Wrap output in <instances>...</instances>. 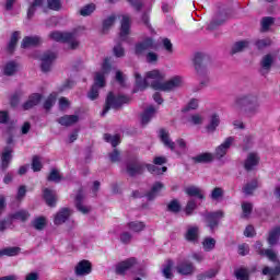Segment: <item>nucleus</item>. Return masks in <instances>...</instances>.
Returning <instances> with one entry per match:
<instances>
[{
    "mask_svg": "<svg viewBox=\"0 0 280 280\" xmlns=\"http://www.w3.org/2000/svg\"><path fill=\"white\" fill-rule=\"evenodd\" d=\"M36 45H40V37L38 36H26L23 38L21 48L27 49L30 47H36Z\"/></svg>",
    "mask_w": 280,
    "mask_h": 280,
    "instance_id": "c85d7f7f",
    "label": "nucleus"
},
{
    "mask_svg": "<svg viewBox=\"0 0 280 280\" xmlns=\"http://www.w3.org/2000/svg\"><path fill=\"white\" fill-rule=\"evenodd\" d=\"M130 98H128L127 96H124V95L115 96L113 92H109L105 101V107L101 114L102 117H105L106 113H108L110 108H114L115 110H117L120 106H124V104H128Z\"/></svg>",
    "mask_w": 280,
    "mask_h": 280,
    "instance_id": "39448f33",
    "label": "nucleus"
},
{
    "mask_svg": "<svg viewBox=\"0 0 280 280\" xmlns=\"http://www.w3.org/2000/svg\"><path fill=\"white\" fill-rule=\"evenodd\" d=\"M233 141H235V138L228 137L219 147L215 148L213 156L218 161L220 159H224L226 156V152H229L231 145H233Z\"/></svg>",
    "mask_w": 280,
    "mask_h": 280,
    "instance_id": "9d476101",
    "label": "nucleus"
},
{
    "mask_svg": "<svg viewBox=\"0 0 280 280\" xmlns=\"http://www.w3.org/2000/svg\"><path fill=\"white\" fill-rule=\"evenodd\" d=\"M31 225L35 231H43L45 226H47V218L45 217H37L32 222Z\"/></svg>",
    "mask_w": 280,
    "mask_h": 280,
    "instance_id": "f704fd0d",
    "label": "nucleus"
},
{
    "mask_svg": "<svg viewBox=\"0 0 280 280\" xmlns=\"http://www.w3.org/2000/svg\"><path fill=\"white\" fill-rule=\"evenodd\" d=\"M92 270L91 261L81 260L74 268V275H77V277H86V275H91Z\"/></svg>",
    "mask_w": 280,
    "mask_h": 280,
    "instance_id": "dca6fc26",
    "label": "nucleus"
},
{
    "mask_svg": "<svg viewBox=\"0 0 280 280\" xmlns=\"http://www.w3.org/2000/svg\"><path fill=\"white\" fill-rule=\"evenodd\" d=\"M163 189H165V185H163V183L156 182L155 184H153V186L151 187V190L147 192L148 200L150 201L154 200L159 196V194L163 191Z\"/></svg>",
    "mask_w": 280,
    "mask_h": 280,
    "instance_id": "cd10ccee",
    "label": "nucleus"
},
{
    "mask_svg": "<svg viewBox=\"0 0 280 280\" xmlns=\"http://www.w3.org/2000/svg\"><path fill=\"white\" fill-rule=\"evenodd\" d=\"M232 108L237 115L253 118L259 115L261 110V98H259V94L255 92L242 94L234 100Z\"/></svg>",
    "mask_w": 280,
    "mask_h": 280,
    "instance_id": "f257e3e1",
    "label": "nucleus"
},
{
    "mask_svg": "<svg viewBox=\"0 0 280 280\" xmlns=\"http://www.w3.org/2000/svg\"><path fill=\"white\" fill-rule=\"evenodd\" d=\"M49 10H55V12H58L60 8H62V3L60 0H47Z\"/></svg>",
    "mask_w": 280,
    "mask_h": 280,
    "instance_id": "338daca9",
    "label": "nucleus"
},
{
    "mask_svg": "<svg viewBox=\"0 0 280 280\" xmlns=\"http://www.w3.org/2000/svg\"><path fill=\"white\" fill-rule=\"evenodd\" d=\"M211 62V59L209 58V55L202 54V52H197L194 58V63H195V69L196 72L200 78H206V81H201V84H207L209 82V69L207 67Z\"/></svg>",
    "mask_w": 280,
    "mask_h": 280,
    "instance_id": "20e7f679",
    "label": "nucleus"
},
{
    "mask_svg": "<svg viewBox=\"0 0 280 280\" xmlns=\"http://www.w3.org/2000/svg\"><path fill=\"white\" fill-rule=\"evenodd\" d=\"M14 220H21V222H26L30 219V212L25 210L18 211L13 214Z\"/></svg>",
    "mask_w": 280,
    "mask_h": 280,
    "instance_id": "680f3d73",
    "label": "nucleus"
},
{
    "mask_svg": "<svg viewBox=\"0 0 280 280\" xmlns=\"http://www.w3.org/2000/svg\"><path fill=\"white\" fill-rule=\"evenodd\" d=\"M249 45L250 43L248 40H240L234 43L231 49L232 56L248 49Z\"/></svg>",
    "mask_w": 280,
    "mask_h": 280,
    "instance_id": "2f4dec72",
    "label": "nucleus"
},
{
    "mask_svg": "<svg viewBox=\"0 0 280 280\" xmlns=\"http://www.w3.org/2000/svg\"><path fill=\"white\" fill-rule=\"evenodd\" d=\"M127 228L129 231H132V233H141L145 229V223L141 221H131L127 223Z\"/></svg>",
    "mask_w": 280,
    "mask_h": 280,
    "instance_id": "4c0bfd02",
    "label": "nucleus"
},
{
    "mask_svg": "<svg viewBox=\"0 0 280 280\" xmlns=\"http://www.w3.org/2000/svg\"><path fill=\"white\" fill-rule=\"evenodd\" d=\"M47 180L51 183H60V180H62V176H60V172L58 170L52 168L47 177Z\"/></svg>",
    "mask_w": 280,
    "mask_h": 280,
    "instance_id": "6e6d98bb",
    "label": "nucleus"
},
{
    "mask_svg": "<svg viewBox=\"0 0 280 280\" xmlns=\"http://www.w3.org/2000/svg\"><path fill=\"white\" fill-rule=\"evenodd\" d=\"M82 200H84V192L82 190H79V192L75 196V207L80 213H83V215H86L91 213V207L83 205Z\"/></svg>",
    "mask_w": 280,
    "mask_h": 280,
    "instance_id": "412c9836",
    "label": "nucleus"
},
{
    "mask_svg": "<svg viewBox=\"0 0 280 280\" xmlns=\"http://www.w3.org/2000/svg\"><path fill=\"white\" fill-rule=\"evenodd\" d=\"M43 3H44L43 0H33L32 2H30V7L27 10V19H33L34 14H36V10L43 7Z\"/></svg>",
    "mask_w": 280,
    "mask_h": 280,
    "instance_id": "e433bc0d",
    "label": "nucleus"
},
{
    "mask_svg": "<svg viewBox=\"0 0 280 280\" xmlns=\"http://www.w3.org/2000/svg\"><path fill=\"white\" fill-rule=\"evenodd\" d=\"M156 45L152 38H147L142 43L136 45V55L141 56L143 51H148V49H155Z\"/></svg>",
    "mask_w": 280,
    "mask_h": 280,
    "instance_id": "5701e85b",
    "label": "nucleus"
},
{
    "mask_svg": "<svg viewBox=\"0 0 280 280\" xmlns=\"http://www.w3.org/2000/svg\"><path fill=\"white\" fill-rule=\"evenodd\" d=\"M260 25H261L262 32H268V30H270V27H272V25H275V18H272V16L262 18Z\"/></svg>",
    "mask_w": 280,
    "mask_h": 280,
    "instance_id": "a18cd8bd",
    "label": "nucleus"
},
{
    "mask_svg": "<svg viewBox=\"0 0 280 280\" xmlns=\"http://www.w3.org/2000/svg\"><path fill=\"white\" fill-rule=\"evenodd\" d=\"M257 49H266V47H270L272 45L271 38L257 39L255 43Z\"/></svg>",
    "mask_w": 280,
    "mask_h": 280,
    "instance_id": "bf43d9fd",
    "label": "nucleus"
},
{
    "mask_svg": "<svg viewBox=\"0 0 280 280\" xmlns=\"http://www.w3.org/2000/svg\"><path fill=\"white\" fill-rule=\"evenodd\" d=\"M104 139L107 143H110L113 148H117V144L120 143L119 135L110 136L109 133H105Z\"/></svg>",
    "mask_w": 280,
    "mask_h": 280,
    "instance_id": "864d4df0",
    "label": "nucleus"
},
{
    "mask_svg": "<svg viewBox=\"0 0 280 280\" xmlns=\"http://www.w3.org/2000/svg\"><path fill=\"white\" fill-rule=\"evenodd\" d=\"M257 189V180H252L243 187V192L245 196H252L253 191Z\"/></svg>",
    "mask_w": 280,
    "mask_h": 280,
    "instance_id": "603ef678",
    "label": "nucleus"
},
{
    "mask_svg": "<svg viewBox=\"0 0 280 280\" xmlns=\"http://www.w3.org/2000/svg\"><path fill=\"white\" fill-rule=\"evenodd\" d=\"M218 275V270L215 269H210L203 273H200L197 276V280H207V279H213Z\"/></svg>",
    "mask_w": 280,
    "mask_h": 280,
    "instance_id": "13d9d810",
    "label": "nucleus"
},
{
    "mask_svg": "<svg viewBox=\"0 0 280 280\" xmlns=\"http://www.w3.org/2000/svg\"><path fill=\"white\" fill-rule=\"evenodd\" d=\"M183 86V77L176 75L164 83L153 84L154 91H175Z\"/></svg>",
    "mask_w": 280,
    "mask_h": 280,
    "instance_id": "0eeeda50",
    "label": "nucleus"
},
{
    "mask_svg": "<svg viewBox=\"0 0 280 280\" xmlns=\"http://www.w3.org/2000/svg\"><path fill=\"white\" fill-rule=\"evenodd\" d=\"M266 257H268L269 261H272L276 264L275 268L265 267L262 269V275H269V277H279L280 275V260L277 256V253H275L272 249H265L264 254Z\"/></svg>",
    "mask_w": 280,
    "mask_h": 280,
    "instance_id": "423d86ee",
    "label": "nucleus"
},
{
    "mask_svg": "<svg viewBox=\"0 0 280 280\" xmlns=\"http://www.w3.org/2000/svg\"><path fill=\"white\" fill-rule=\"evenodd\" d=\"M279 237H280V228L277 226L269 232L268 242H269L270 246H275V244H277V242H279Z\"/></svg>",
    "mask_w": 280,
    "mask_h": 280,
    "instance_id": "37998d69",
    "label": "nucleus"
},
{
    "mask_svg": "<svg viewBox=\"0 0 280 280\" xmlns=\"http://www.w3.org/2000/svg\"><path fill=\"white\" fill-rule=\"evenodd\" d=\"M156 109L154 108V106H149L142 114L141 125L148 126L150 121H152V118L154 117Z\"/></svg>",
    "mask_w": 280,
    "mask_h": 280,
    "instance_id": "c756f323",
    "label": "nucleus"
},
{
    "mask_svg": "<svg viewBox=\"0 0 280 280\" xmlns=\"http://www.w3.org/2000/svg\"><path fill=\"white\" fill-rule=\"evenodd\" d=\"M44 199L48 207H56V191L48 188L44 189Z\"/></svg>",
    "mask_w": 280,
    "mask_h": 280,
    "instance_id": "473e14b6",
    "label": "nucleus"
},
{
    "mask_svg": "<svg viewBox=\"0 0 280 280\" xmlns=\"http://www.w3.org/2000/svg\"><path fill=\"white\" fill-rule=\"evenodd\" d=\"M20 38H21V33L19 31L13 32V34L11 35L9 45H8V49L10 51V54H12V51H14V49H16V43H19Z\"/></svg>",
    "mask_w": 280,
    "mask_h": 280,
    "instance_id": "a19ab883",
    "label": "nucleus"
},
{
    "mask_svg": "<svg viewBox=\"0 0 280 280\" xmlns=\"http://www.w3.org/2000/svg\"><path fill=\"white\" fill-rule=\"evenodd\" d=\"M147 82L151 89H154V84H163V80H165V73L160 70H152L147 72L145 74Z\"/></svg>",
    "mask_w": 280,
    "mask_h": 280,
    "instance_id": "f8f14e48",
    "label": "nucleus"
},
{
    "mask_svg": "<svg viewBox=\"0 0 280 280\" xmlns=\"http://www.w3.org/2000/svg\"><path fill=\"white\" fill-rule=\"evenodd\" d=\"M185 194L190 197L199 198V200H205V195L202 190L196 186H189L185 189Z\"/></svg>",
    "mask_w": 280,
    "mask_h": 280,
    "instance_id": "72a5a7b5",
    "label": "nucleus"
},
{
    "mask_svg": "<svg viewBox=\"0 0 280 280\" xmlns=\"http://www.w3.org/2000/svg\"><path fill=\"white\" fill-rule=\"evenodd\" d=\"M275 62V56H272L271 54L265 55L261 59L260 62V73L262 75H268V73H270V69H272V63Z\"/></svg>",
    "mask_w": 280,
    "mask_h": 280,
    "instance_id": "6ab92c4d",
    "label": "nucleus"
},
{
    "mask_svg": "<svg viewBox=\"0 0 280 280\" xmlns=\"http://www.w3.org/2000/svg\"><path fill=\"white\" fill-rule=\"evenodd\" d=\"M205 218V222L207 223V226L211 230L214 231L220 224L221 218H224V212L222 210L215 211V212H205L202 213Z\"/></svg>",
    "mask_w": 280,
    "mask_h": 280,
    "instance_id": "6e6552de",
    "label": "nucleus"
},
{
    "mask_svg": "<svg viewBox=\"0 0 280 280\" xmlns=\"http://www.w3.org/2000/svg\"><path fill=\"white\" fill-rule=\"evenodd\" d=\"M129 34H130V16L122 15V19L120 22V33H119L120 40H126Z\"/></svg>",
    "mask_w": 280,
    "mask_h": 280,
    "instance_id": "aec40b11",
    "label": "nucleus"
},
{
    "mask_svg": "<svg viewBox=\"0 0 280 280\" xmlns=\"http://www.w3.org/2000/svg\"><path fill=\"white\" fill-rule=\"evenodd\" d=\"M145 167L148 168V172H150L151 174H154L155 176H159L161 174H165V172H167L166 166L158 167L154 164H145Z\"/></svg>",
    "mask_w": 280,
    "mask_h": 280,
    "instance_id": "c03bdc74",
    "label": "nucleus"
},
{
    "mask_svg": "<svg viewBox=\"0 0 280 280\" xmlns=\"http://www.w3.org/2000/svg\"><path fill=\"white\" fill-rule=\"evenodd\" d=\"M116 19L117 18H115V15H110L106 20H104V22H103V34H106L110 30V26L115 25Z\"/></svg>",
    "mask_w": 280,
    "mask_h": 280,
    "instance_id": "5fc2aeb1",
    "label": "nucleus"
},
{
    "mask_svg": "<svg viewBox=\"0 0 280 280\" xmlns=\"http://www.w3.org/2000/svg\"><path fill=\"white\" fill-rule=\"evenodd\" d=\"M135 78H136V85L138 86V89H141V91L148 89L149 83H148V79L147 77L143 79L141 77V73L139 72H135Z\"/></svg>",
    "mask_w": 280,
    "mask_h": 280,
    "instance_id": "79ce46f5",
    "label": "nucleus"
},
{
    "mask_svg": "<svg viewBox=\"0 0 280 280\" xmlns=\"http://www.w3.org/2000/svg\"><path fill=\"white\" fill-rule=\"evenodd\" d=\"M172 268H174V261L166 260L162 268V273L165 279H174V273L172 272Z\"/></svg>",
    "mask_w": 280,
    "mask_h": 280,
    "instance_id": "c9c22d12",
    "label": "nucleus"
},
{
    "mask_svg": "<svg viewBox=\"0 0 280 280\" xmlns=\"http://www.w3.org/2000/svg\"><path fill=\"white\" fill-rule=\"evenodd\" d=\"M224 190L221 187H215L210 195V198L212 200H220V198H223Z\"/></svg>",
    "mask_w": 280,
    "mask_h": 280,
    "instance_id": "e2e57ef3",
    "label": "nucleus"
},
{
    "mask_svg": "<svg viewBox=\"0 0 280 280\" xmlns=\"http://www.w3.org/2000/svg\"><path fill=\"white\" fill-rule=\"evenodd\" d=\"M258 165H259V154L255 152L248 153L244 163V168L246 170V172H253V170H255V167H257Z\"/></svg>",
    "mask_w": 280,
    "mask_h": 280,
    "instance_id": "a211bd4d",
    "label": "nucleus"
},
{
    "mask_svg": "<svg viewBox=\"0 0 280 280\" xmlns=\"http://www.w3.org/2000/svg\"><path fill=\"white\" fill-rule=\"evenodd\" d=\"M95 3L85 4L80 9L79 14L81 16H91L95 12Z\"/></svg>",
    "mask_w": 280,
    "mask_h": 280,
    "instance_id": "de8ad7c7",
    "label": "nucleus"
},
{
    "mask_svg": "<svg viewBox=\"0 0 280 280\" xmlns=\"http://www.w3.org/2000/svg\"><path fill=\"white\" fill-rule=\"evenodd\" d=\"M159 137H160L163 145H165V148H168L173 152H174V150H176V143L174 141H172V139L170 138V131H167L165 129H161Z\"/></svg>",
    "mask_w": 280,
    "mask_h": 280,
    "instance_id": "393cba45",
    "label": "nucleus"
},
{
    "mask_svg": "<svg viewBox=\"0 0 280 280\" xmlns=\"http://www.w3.org/2000/svg\"><path fill=\"white\" fill-rule=\"evenodd\" d=\"M57 121L60 124V126L69 128L70 126H75V124L80 121V117L78 115H65L58 118Z\"/></svg>",
    "mask_w": 280,
    "mask_h": 280,
    "instance_id": "a878e982",
    "label": "nucleus"
},
{
    "mask_svg": "<svg viewBox=\"0 0 280 280\" xmlns=\"http://www.w3.org/2000/svg\"><path fill=\"white\" fill-rule=\"evenodd\" d=\"M12 152H14L12 147H4L0 162V170H2V172H5V170L10 167V163H12Z\"/></svg>",
    "mask_w": 280,
    "mask_h": 280,
    "instance_id": "4468645a",
    "label": "nucleus"
},
{
    "mask_svg": "<svg viewBox=\"0 0 280 280\" xmlns=\"http://www.w3.org/2000/svg\"><path fill=\"white\" fill-rule=\"evenodd\" d=\"M243 218H248L250 213H253V203L243 202L242 203Z\"/></svg>",
    "mask_w": 280,
    "mask_h": 280,
    "instance_id": "0e129e2a",
    "label": "nucleus"
},
{
    "mask_svg": "<svg viewBox=\"0 0 280 280\" xmlns=\"http://www.w3.org/2000/svg\"><path fill=\"white\" fill-rule=\"evenodd\" d=\"M202 247L206 253H211L213 248H215V238L213 237H206L202 242Z\"/></svg>",
    "mask_w": 280,
    "mask_h": 280,
    "instance_id": "49530a36",
    "label": "nucleus"
},
{
    "mask_svg": "<svg viewBox=\"0 0 280 280\" xmlns=\"http://www.w3.org/2000/svg\"><path fill=\"white\" fill-rule=\"evenodd\" d=\"M54 104H56V94H50L46 101L44 102V108L46 112L51 110L54 108Z\"/></svg>",
    "mask_w": 280,
    "mask_h": 280,
    "instance_id": "4d7b16f0",
    "label": "nucleus"
},
{
    "mask_svg": "<svg viewBox=\"0 0 280 280\" xmlns=\"http://www.w3.org/2000/svg\"><path fill=\"white\" fill-rule=\"evenodd\" d=\"M137 264V258H129L121 261L116 267V275H125L127 270H130Z\"/></svg>",
    "mask_w": 280,
    "mask_h": 280,
    "instance_id": "b1692460",
    "label": "nucleus"
},
{
    "mask_svg": "<svg viewBox=\"0 0 280 280\" xmlns=\"http://www.w3.org/2000/svg\"><path fill=\"white\" fill-rule=\"evenodd\" d=\"M213 153L205 152L191 158L194 163H213Z\"/></svg>",
    "mask_w": 280,
    "mask_h": 280,
    "instance_id": "7c9ffc66",
    "label": "nucleus"
},
{
    "mask_svg": "<svg viewBox=\"0 0 280 280\" xmlns=\"http://www.w3.org/2000/svg\"><path fill=\"white\" fill-rule=\"evenodd\" d=\"M113 52L116 58H124V56H126V50L124 49L121 44H117L116 46H114Z\"/></svg>",
    "mask_w": 280,
    "mask_h": 280,
    "instance_id": "69168bd1",
    "label": "nucleus"
},
{
    "mask_svg": "<svg viewBox=\"0 0 280 280\" xmlns=\"http://www.w3.org/2000/svg\"><path fill=\"white\" fill-rule=\"evenodd\" d=\"M54 60H56V54L52 51H46L40 56V69L44 73L51 71Z\"/></svg>",
    "mask_w": 280,
    "mask_h": 280,
    "instance_id": "9b49d317",
    "label": "nucleus"
},
{
    "mask_svg": "<svg viewBox=\"0 0 280 280\" xmlns=\"http://www.w3.org/2000/svg\"><path fill=\"white\" fill-rule=\"evenodd\" d=\"M167 211H170L171 213L180 212V202H178V199H173L171 202L167 203Z\"/></svg>",
    "mask_w": 280,
    "mask_h": 280,
    "instance_id": "3c124183",
    "label": "nucleus"
},
{
    "mask_svg": "<svg viewBox=\"0 0 280 280\" xmlns=\"http://www.w3.org/2000/svg\"><path fill=\"white\" fill-rule=\"evenodd\" d=\"M48 36L50 40H56V43L68 44V49H78L80 47V40H78V35L75 33H62L55 31Z\"/></svg>",
    "mask_w": 280,
    "mask_h": 280,
    "instance_id": "7ed1b4c3",
    "label": "nucleus"
},
{
    "mask_svg": "<svg viewBox=\"0 0 280 280\" xmlns=\"http://www.w3.org/2000/svg\"><path fill=\"white\" fill-rule=\"evenodd\" d=\"M184 237L190 244H198L200 240V228L198 225H188Z\"/></svg>",
    "mask_w": 280,
    "mask_h": 280,
    "instance_id": "ddd939ff",
    "label": "nucleus"
},
{
    "mask_svg": "<svg viewBox=\"0 0 280 280\" xmlns=\"http://www.w3.org/2000/svg\"><path fill=\"white\" fill-rule=\"evenodd\" d=\"M73 212L69 208H61L54 217V224L56 226H60L61 224H65L69 218H71V214Z\"/></svg>",
    "mask_w": 280,
    "mask_h": 280,
    "instance_id": "2eb2a0df",
    "label": "nucleus"
},
{
    "mask_svg": "<svg viewBox=\"0 0 280 280\" xmlns=\"http://www.w3.org/2000/svg\"><path fill=\"white\" fill-rule=\"evenodd\" d=\"M198 207V205L196 203L195 199H190L185 208V214L186 215H192L194 211H196V208Z\"/></svg>",
    "mask_w": 280,
    "mask_h": 280,
    "instance_id": "052dcab7",
    "label": "nucleus"
},
{
    "mask_svg": "<svg viewBox=\"0 0 280 280\" xmlns=\"http://www.w3.org/2000/svg\"><path fill=\"white\" fill-rule=\"evenodd\" d=\"M16 71H19V63L14 61H9L3 68L4 75H14Z\"/></svg>",
    "mask_w": 280,
    "mask_h": 280,
    "instance_id": "58836bf2",
    "label": "nucleus"
},
{
    "mask_svg": "<svg viewBox=\"0 0 280 280\" xmlns=\"http://www.w3.org/2000/svg\"><path fill=\"white\" fill-rule=\"evenodd\" d=\"M205 121V118H202L199 114H195L189 118V122L194 126H200Z\"/></svg>",
    "mask_w": 280,
    "mask_h": 280,
    "instance_id": "774afa93",
    "label": "nucleus"
},
{
    "mask_svg": "<svg viewBox=\"0 0 280 280\" xmlns=\"http://www.w3.org/2000/svg\"><path fill=\"white\" fill-rule=\"evenodd\" d=\"M234 275L237 280H248L250 277V272L246 268H240L234 271Z\"/></svg>",
    "mask_w": 280,
    "mask_h": 280,
    "instance_id": "09e8293b",
    "label": "nucleus"
},
{
    "mask_svg": "<svg viewBox=\"0 0 280 280\" xmlns=\"http://www.w3.org/2000/svg\"><path fill=\"white\" fill-rule=\"evenodd\" d=\"M108 73H110V59L105 58L102 65V69L95 73L94 84L88 93V97L92 102L100 97V89H104V86H106V75H108Z\"/></svg>",
    "mask_w": 280,
    "mask_h": 280,
    "instance_id": "f03ea898",
    "label": "nucleus"
},
{
    "mask_svg": "<svg viewBox=\"0 0 280 280\" xmlns=\"http://www.w3.org/2000/svg\"><path fill=\"white\" fill-rule=\"evenodd\" d=\"M21 253V247H7L0 250V257H16Z\"/></svg>",
    "mask_w": 280,
    "mask_h": 280,
    "instance_id": "ea45409f",
    "label": "nucleus"
},
{
    "mask_svg": "<svg viewBox=\"0 0 280 280\" xmlns=\"http://www.w3.org/2000/svg\"><path fill=\"white\" fill-rule=\"evenodd\" d=\"M143 172H145V163L144 162L136 160V161H131V162L127 163L126 174H128V176H131V177L141 176V174H143Z\"/></svg>",
    "mask_w": 280,
    "mask_h": 280,
    "instance_id": "1a4fd4ad",
    "label": "nucleus"
},
{
    "mask_svg": "<svg viewBox=\"0 0 280 280\" xmlns=\"http://www.w3.org/2000/svg\"><path fill=\"white\" fill-rule=\"evenodd\" d=\"M220 126V114L212 113L208 118V124L206 126V130L209 135H213L218 130Z\"/></svg>",
    "mask_w": 280,
    "mask_h": 280,
    "instance_id": "f3484780",
    "label": "nucleus"
},
{
    "mask_svg": "<svg viewBox=\"0 0 280 280\" xmlns=\"http://www.w3.org/2000/svg\"><path fill=\"white\" fill-rule=\"evenodd\" d=\"M31 167L33 172H40L43 170V161L40 160V156L38 155L33 156Z\"/></svg>",
    "mask_w": 280,
    "mask_h": 280,
    "instance_id": "8fccbe9b",
    "label": "nucleus"
},
{
    "mask_svg": "<svg viewBox=\"0 0 280 280\" xmlns=\"http://www.w3.org/2000/svg\"><path fill=\"white\" fill-rule=\"evenodd\" d=\"M196 270V267H194V264L191 262H179L176 266V271L178 275H183L184 277H189V275H194V271Z\"/></svg>",
    "mask_w": 280,
    "mask_h": 280,
    "instance_id": "4be33fe9",
    "label": "nucleus"
},
{
    "mask_svg": "<svg viewBox=\"0 0 280 280\" xmlns=\"http://www.w3.org/2000/svg\"><path fill=\"white\" fill-rule=\"evenodd\" d=\"M40 100H43V96L38 93L32 94L28 100L23 104L24 110H30L31 108H34V106H38L40 104Z\"/></svg>",
    "mask_w": 280,
    "mask_h": 280,
    "instance_id": "bb28decb",
    "label": "nucleus"
}]
</instances>
